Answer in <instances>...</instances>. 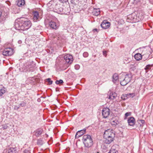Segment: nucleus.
<instances>
[{"instance_id": "obj_25", "label": "nucleus", "mask_w": 153, "mask_h": 153, "mask_svg": "<svg viewBox=\"0 0 153 153\" xmlns=\"http://www.w3.org/2000/svg\"><path fill=\"white\" fill-rule=\"evenodd\" d=\"M16 148H11L9 150L8 153H17Z\"/></svg>"}, {"instance_id": "obj_15", "label": "nucleus", "mask_w": 153, "mask_h": 153, "mask_svg": "<svg viewBox=\"0 0 153 153\" xmlns=\"http://www.w3.org/2000/svg\"><path fill=\"white\" fill-rule=\"evenodd\" d=\"M85 132V130H81L78 131L75 135L76 138H78L83 135Z\"/></svg>"}, {"instance_id": "obj_31", "label": "nucleus", "mask_w": 153, "mask_h": 153, "mask_svg": "<svg viewBox=\"0 0 153 153\" xmlns=\"http://www.w3.org/2000/svg\"><path fill=\"white\" fill-rule=\"evenodd\" d=\"M46 80L48 82L49 85H51L52 84L53 81L51 80L50 78H48L46 79Z\"/></svg>"}, {"instance_id": "obj_1", "label": "nucleus", "mask_w": 153, "mask_h": 153, "mask_svg": "<svg viewBox=\"0 0 153 153\" xmlns=\"http://www.w3.org/2000/svg\"><path fill=\"white\" fill-rule=\"evenodd\" d=\"M31 26V22L27 19L21 18L16 19L15 23V28L18 30H25L28 29Z\"/></svg>"}, {"instance_id": "obj_42", "label": "nucleus", "mask_w": 153, "mask_h": 153, "mask_svg": "<svg viewBox=\"0 0 153 153\" xmlns=\"http://www.w3.org/2000/svg\"><path fill=\"white\" fill-rule=\"evenodd\" d=\"M121 98H122L123 100H124V98H126V97H123V98L122 97H121Z\"/></svg>"}, {"instance_id": "obj_10", "label": "nucleus", "mask_w": 153, "mask_h": 153, "mask_svg": "<svg viewBox=\"0 0 153 153\" xmlns=\"http://www.w3.org/2000/svg\"><path fill=\"white\" fill-rule=\"evenodd\" d=\"M33 19L35 22H36L40 19L39 12L37 11H34L33 13Z\"/></svg>"}, {"instance_id": "obj_18", "label": "nucleus", "mask_w": 153, "mask_h": 153, "mask_svg": "<svg viewBox=\"0 0 153 153\" xmlns=\"http://www.w3.org/2000/svg\"><path fill=\"white\" fill-rule=\"evenodd\" d=\"M10 126H11V127H9V126H7V125H4L2 126H0V128L1 129L4 130L7 129V128H12L14 127V125L12 123L10 125Z\"/></svg>"}, {"instance_id": "obj_41", "label": "nucleus", "mask_w": 153, "mask_h": 153, "mask_svg": "<svg viewBox=\"0 0 153 153\" xmlns=\"http://www.w3.org/2000/svg\"><path fill=\"white\" fill-rule=\"evenodd\" d=\"M18 107H17V106H16L15 107V109H18Z\"/></svg>"}, {"instance_id": "obj_32", "label": "nucleus", "mask_w": 153, "mask_h": 153, "mask_svg": "<svg viewBox=\"0 0 153 153\" xmlns=\"http://www.w3.org/2000/svg\"><path fill=\"white\" fill-rule=\"evenodd\" d=\"M83 55L85 57H87L88 56V54L87 52H85L83 53Z\"/></svg>"}, {"instance_id": "obj_34", "label": "nucleus", "mask_w": 153, "mask_h": 153, "mask_svg": "<svg viewBox=\"0 0 153 153\" xmlns=\"http://www.w3.org/2000/svg\"><path fill=\"white\" fill-rule=\"evenodd\" d=\"M76 70H78L80 68V66L78 65H76L74 66Z\"/></svg>"}, {"instance_id": "obj_36", "label": "nucleus", "mask_w": 153, "mask_h": 153, "mask_svg": "<svg viewBox=\"0 0 153 153\" xmlns=\"http://www.w3.org/2000/svg\"><path fill=\"white\" fill-rule=\"evenodd\" d=\"M103 54L104 56H105L106 57L107 55V52L106 51H103Z\"/></svg>"}, {"instance_id": "obj_12", "label": "nucleus", "mask_w": 153, "mask_h": 153, "mask_svg": "<svg viewBox=\"0 0 153 153\" xmlns=\"http://www.w3.org/2000/svg\"><path fill=\"white\" fill-rule=\"evenodd\" d=\"M50 27L53 29H56L58 28L59 26L55 22L53 21L50 22L49 24Z\"/></svg>"}, {"instance_id": "obj_44", "label": "nucleus", "mask_w": 153, "mask_h": 153, "mask_svg": "<svg viewBox=\"0 0 153 153\" xmlns=\"http://www.w3.org/2000/svg\"><path fill=\"white\" fill-rule=\"evenodd\" d=\"M11 124V123L10 124H9V127H11V126H10V125Z\"/></svg>"}, {"instance_id": "obj_19", "label": "nucleus", "mask_w": 153, "mask_h": 153, "mask_svg": "<svg viewBox=\"0 0 153 153\" xmlns=\"http://www.w3.org/2000/svg\"><path fill=\"white\" fill-rule=\"evenodd\" d=\"M117 97V94L115 92H111L110 93L108 98L111 100L115 99Z\"/></svg>"}, {"instance_id": "obj_5", "label": "nucleus", "mask_w": 153, "mask_h": 153, "mask_svg": "<svg viewBox=\"0 0 153 153\" xmlns=\"http://www.w3.org/2000/svg\"><path fill=\"white\" fill-rule=\"evenodd\" d=\"M52 6H54V7H53V11L54 12L59 14L62 13L63 10V8L62 7V5L57 4L55 6L52 5Z\"/></svg>"}, {"instance_id": "obj_45", "label": "nucleus", "mask_w": 153, "mask_h": 153, "mask_svg": "<svg viewBox=\"0 0 153 153\" xmlns=\"http://www.w3.org/2000/svg\"><path fill=\"white\" fill-rule=\"evenodd\" d=\"M143 19V18H141V19Z\"/></svg>"}, {"instance_id": "obj_28", "label": "nucleus", "mask_w": 153, "mask_h": 153, "mask_svg": "<svg viewBox=\"0 0 153 153\" xmlns=\"http://www.w3.org/2000/svg\"><path fill=\"white\" fill-rule=\"evenodd\" d=\"M63 82V80L62 79H60L59 80H56L55 82V83L56 84H61Z\"/></svg>"}, {"instance_id": "obj_13", "label": "nucleus", "mask_w": 153, "mask_h": 153, "mask_svg": "<svg viewBox=\"0 0 153 153\" xmlns=\"http://www.w3.org/2000/svg\"><path fill=\"white\" fill-rule=\"evenodd\" d=\"M135 96V94L134 93H129L123 94L122 95V97L123 98L124 97H126V98H124V100H126L130 97H133Z\"/></svg>"}, {"instance_id": "obj_9", "label": "nucleus", "mask_w": 153, "mask_h": 153, "mask_svg": "<svg viewBox=\"0 0 153 153\" xmlns=\"http://www.w3.org/2000/svg\"><path fill=\"white\" fill-rule=\"evenodd\" d=\"M118 117H112L111 119L110 122L111 124L114 126H116L118 125L119 122L118 120Z\"/></svg>"}, {"instance_id": "obj_14", "label": "nucleus", "mask_w": 153, "mask_h": 153, "mask_svg": "<svg viewBox=\"0 0 153 153\" xmlns=\"http://www.w3.org/2000/svg\"><path fill=\"white\" fill-rule=\"evenodd\" d=\"M128 122L129 125L130 126H133L135 123V120L134 117H131L128 119Z\"/></svg>"}, {"instance_id": "obj_37", "label": "nucleus", "mask_w": 153, "mask_h": 153, "mask_svg": "<svg viewBox=\"0 0 153 153\" xmlns=\"http://www.w3.org/2000/svg\"><path fill=\"white\" fill-rule=\"evenodd\" d=\"M62 3H64V2H65L68 1V0H59Z\"/></svg>"}, {"instance_id": "obj_43", "label": "nucleus", "mask_w": 153, "mask_h": 153, "mask_svg": "<svg viewBox=\"0 0 153 153\" xmlns=\"http://www.w3.org/2000/svg\"><path fill=\"white\" fill-rule=\"evenodd\" d=\"M22 42V41H18V43L19 44L21 43Z\"/></svg>"}, {"instance_id": "obj_46", "label": "nucleus", "mask_w": 153, "mask_h": 153, "mask_svg": "<svg viewBox=\"0 0 153 153\" xmlns=\"http://www.w3.org/2000/svg\"><path fill=\"white\" fill-rule=\"evenodd\" d=\"M97 153H99L98 152H97Z\"/></svg>"}, {"instance_id": "obj_26", "label": "nucleus", "mask_w": 153, "mask_h": 153, "mask_svg": "<svg viewBox=\"0 0 153 153\" xmlns=\"http://www.w3.org/2000/svg\"><path fill=\"white\" fill-rule=\"evenodd\" d=\"M137 121L138 123L140 124V126H143V124L145 123V121L142 120H138Z\"/></svg>"}, {"instance_id": "obj_22", "label": "nucleus", "mask_w": 153, "mask_h": 153, "mask_svg": "<svg viewBox=\"0 0 153 153\" xmlns=\"http://www.w3.org/2000/svg\"><path fill=\"white\" fill-rule=\"evenodd\" d=\"M16 3L17 5L20 7L24 5L25 4V1L24 0H18Z\"/></svg>"}, {"instance_id": "obj_35", "label": "nucleus", "mask_w": 153, "mask_h": 153, "mask_svg": "<svg viewBox=\"0 0 153 153\" xmlns=\"http://www.w3.org/2000/svg\"><path fill=\"white\" fill-rule=\"evenodd\" d=\"M21 106L22 107H23L25 106L26 105V103L25 102H23L21 104H20Z\"/></svg>"}, {"instance_id": "obj_17", "label": "nucleus", "mask_w": 153, "mask_h": 153, "mask_svg": "<svg viewBox=\"0 0 153 153\" xmlns=\"http://www.w3.org/2000/svg\"><path fill=\"white\" fill-rule=\"evenodd\" d=\"M110 110L108 108H104L102 110V115H109Z\"/></svg>"}, {"instance_id": "obj_6", "label": "nucleus", "mask_w": 153, "mask_h": 153, "mask_svg": "<svg viewBox=\"0 0 153 153\" xmlns=\"http://www.w3.org/2000/svg\"><path fill=\"white\" fill-rule=\"evenodd\" d=\"M131 79V76L130 75L126 74L125 78L120 82L121 85L124 86L128 83L130 81Z\"/></svg>"}, {"instance_id": "obj_8", "label": "nucleus", "mask_w": 153, "mask_h": 153, "mask_svg": "<svg viewBox=\"0 0 153 153\" xmlns=\"http://www.w3.org/2000/svg\"><path fill=\"white\" fill-rule=\"evenodd\" d=\"M64 58V61L68 64H71L73 60L72 56L70 54H67L65 55Z\"/></svg>"}, {"instance_id": "obj_29", "label": "nucleus", "mask_w": 153, "mask_h": 153, "mask_svg": "<svg viewBox=\"0 0 153 153\" xmlns=\"http://www.w3.org/2000/svg\"><path fill=\"white\" fill-rule=\"evenodd\" d=\"M142 52L141 53V55L142 56L146 54L145 52L146 51V50L145 48H143L142 49Z\"/></svg>"}, {"instance_id": "obj_11", "label": "nucleus", "mask_w": 153, "mask_h": 153, "mask_svg": "<svg viewBox=\"0 0 153 153\" xmlns=\"http://www.w3.org/2000/svg\"><path fill=\"white\" fill-rule=\"evenodd\" d=\"M110 25L109 22H107L105 21H104L101 24V26L102 28L106 29L109 27Z\"/></svg>"}, {"instance_id": "obj_21", "label": "nucleus", "mask_w": 153, "mask_h": 153, "mask_svg": "<svg viewBox=\"0 0 153 153\" xmlns=\"http://www.w3.org/2000/svg\"><path fill=\"white\" fill-rule=\"evenodd\" d=\"M100 13V10L99 9H94L92 11V13L93 15L98 16Z\"/></svg>"}, {"instance_id": "obj_20", "label": "nucleus", "mask_w": 153, "mask_h": 153, "mask_svg": "<svg viewBox=\"0 0 153 153\" xmlns=\"http://www.w3.org/2000/svg\"><path fill=\"white\" fill-rule=\"evenodd\" d=\"M115 145L112 146L108 153H118V151L116 149Z\"/></svg>"}, {"instance_id": "obj_7", "label": "nucleus", "mask_w": 153, "mask_h": 153, "mask_svg": "<svg viewBox=\"0 0 153 153\" xmlns=\"http://www.w3.org/2000/svg\"><path fill=\"white\" fill-rule=\"evenodd\" d=\"M4 56H10L13 54V50L11 48H7L4 49L2 52Z\"/></svg>"}, {"instance_id": "obj_27", "label": "nucleus", "mask_w": 153, "mask_h": 153, "mask_svg": "<svg viewBox=\"0 0 153 153\" xmlns=\"http://www.w3.org/2000/svg\"><path fill=\"white\" fill-rule=\"evenodd\" d=\"M152 65H147L145 68V70H149L151 69L152 67Z\"/></svg>"}, {"instance_id": "obj_39", "label": "nucleus", "mask_w": 153, "mask_h": 153, "mask_svg": "<svg viewBox=\"0 0 153 153\" xmlns=\"http://www.w3.org/2000/svg\"><path fill=\"white\" fill-rule=\"evenodd\" d=\"M102 117L103 118H108V115L106 116H105L104 115H102Z\"/></svg>"}, {"instance_id": "obj_33", "label": "nucleus", "mask_w": 153, "mask_h": 153, "mask_svg": "<svg viewBox=\"0 0 153 153\" xmlns=\"http://www.w3.org/2000/svg\"><path fill=\"white\" fill-rule=\"evenodd\" d=\"M134 63H133L131 64H130L129 66L130 68H132L133 69H134Z\"/></svg>"}, {"instance_id": "obj_23", "label": "nucleus", "mask_w": 153, "mask_h": 153, "mask_svg": "<svg viewBox=\"0 0 153 153\" xmlns=\"http://www.w3.org/2000/svg\"><path fill=\"white\" fill-rule=\"evenodd\" d=\"M134 57L136 60L139 61L142 58V55L140 53H137L135 55Z\"/></svg>"}, {"instance_id": "obj_30", "label": "nucleus", "mask_w": 153, "mask_h": 153, "mask_svg": "<svg viewBox=\"0 0 153 153\" xmlns=\"http://www.w3.org/2000/svg\"><path fill=\"white\" fill-rule=\"evenodd\" d=\"M5 92V91L3 89L0 90V96H2Z\"/></svg>"}, {"instance_id": "obj_38", "label": "nucleus", "mask_w": 153, "mask_h": 153, "mask_svg": "<svg viewBox=\"0 0 153 153\" xmlns=\"http://www.w3.org/2000/svg\"><path fill=\"white\" fill-rule=\"evenodd\" d=\"M131 112H128L126 113L125 115H131Z\"/></svg>"}, {"instance_id": "obj_2", "label": "nucleus", "mask_w": 153, "mask_h": 153, "mask_svg": "<svg viewBox=\"0 0 153 153\" xmlns=\"http://www.w3.org/2000/svg\"><path fill=\"white\" fill-rule=\"evenodd\" d=\"M115 135L113 130L109 129L105 130L103 135L105 139V143L108 144L111 143L113 140Z\"/></svg>"}, {"instance_id": "obj_24", "label": "nucleus", "mask_w": 153, "mask_h": 153, "mask_svg": "<svg viewBox=\"0 0 153 153\" xmlns=\"http://www.w3.org/2000/svg\"><path fill=\"white\" fill-rule=\"evenodd\" d=\"M118 76L117 74H114L113 76V82L115 83L118 79Z\"/></svg>"}, {"instance_id": "obj_40", "label": "nucleus", "mask_w": 153, "mask_h": 153, "mask_svg": "<svg viewBox=\"0 0 153 153\" xmlns=\"http://www.w3.org/2000/svg\"><path fill=\"white\" fill-rule=\"evenodd\" d=\"M94 31H97V29H95L93 30Z\"/></svg>"}, {"instance_id": "obj_3", "label": "nucleus", "mask_w": 153, "mask_h": 153, "mask_svg": "<svg viewBox=\"0 0 153 153\" xmlns=\"http://www.w3.org/2000/svg\"><path fill=\"white\" fill-rule=\"evenodd\" d=\"M82 140L85 146L88 148L91 147L93 144V141L91 136L88 135L83 136Z\"/></svg>"}, {"instance_id": "obj_16", "label": "nucleus", "mask_w": 153, "mask_h": 153, "mask_svg": "<svg viewBox=\"0 0 153 153\" xmlns=\"http://www.w3.org/2000/svg\"><path fill=\"white\" fill-rule=\"evenodd\" d=\"M43 131L42 129L41 128L38 129L34 132V135L36 137H38L42 134Z\"/></svg>"}, {"instance_id": "obj_4", "label": "nucleus", "mask_w": 153, "mask_h": 153, "mask_svg": "<svg viewBox=\"0 0 153 153\" xmlns=\"http://www.w3.org/2000/svg\"><path fill=\"white\" fill-rule=\"evenodd\" d=\"M35 66V63L33 62H28L26 63L22 68V71L24 72L33 71L32 69Z\"/></svg>"}]
</instances>
